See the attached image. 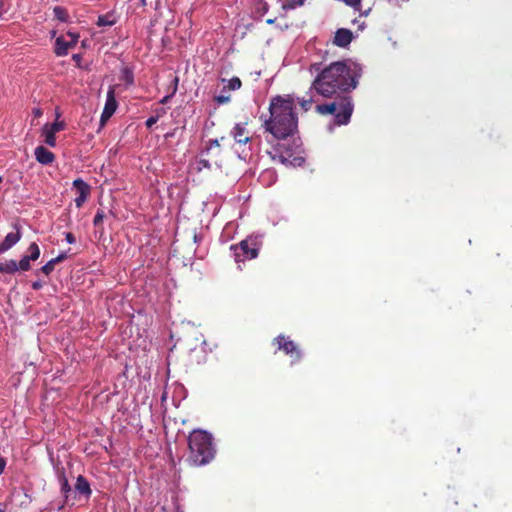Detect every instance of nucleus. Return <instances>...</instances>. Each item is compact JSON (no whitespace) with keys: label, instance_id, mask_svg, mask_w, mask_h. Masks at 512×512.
<instances>
[{"label":"nucleus","instance_id":"32","mask_svg":"<svg viewBox=\"0 0 512 512\" xmlns=\"http://www.w3.org/2000/svg\"><path fill=\"white\" fill-rule=\"evenodd\" d=\"M81 245H78L76 248H68L66 249V258L77 255L81 251Z\"/></svg>","mask_w":512,"mask_h":512},{"label":"nucleus","instance_id":"29","mask_svg":"<svg viewBox=\"0 0 512 512\" xmlns=\"http://www.w3.org/2000/svg\"><path fill=\"white\" fill-rule=\"evenodd\" d=\"M123 79L125 80V82L129 85L133 84L134 82V76H133V73L131 70H129L128 68H125L123 70Z\"/></svg>","mask_w":512,"mask_h":512},{"label":"nucleus","instance_id":"18","mask_svg":"<svg viewBox=\"0 0 512 512\" xmlns=\"http://www.w3.org/2000/svg\"><path fill=\"white\" fill-rule=\"evenodd\" d=\"M34 154L36 160L44 165L51 163L54 159V154L43 146L36 147Z\"/></svg>","mask_w":512,"mask_h":512},{"label":"nucleus","instance_id":"38","mask_svg":"<svg viewBox=\"0 0 512 512\" xmlns=\"http://www.w3.org/2000/svg\"><path fill=\"white\" fill-rule=\"evenodd\" d=\"M6 461L0 456V475L4 472Z\"/></svg>","mask_w":512,"mask_h":512},{"label":"nucleus","instance_id":"44","mask_svg":"<svg viewBox=\"0 0 512 512\" xmlns=\"http://www.w3.org/2000/svg\"><path fill=\"white\" fill-rule=\"evenodd\" d=\"M56 30H51L50 31V35H51V38H54L56 36Z\"/></svg>","mask_w":512,"mask_h":512},{"label":"nucleus","instance_id":"37","mask_svg":"<svg viewBox=\"0 0 512 512\" xmlns=\"http://www.w3.org/2000/svg\"><path fill=\"white\" fill-rule=\"evenodd\" d=\"M66 242L69 244H75L76 238L72 233H66Z\"/></svg>","mask_w":512,"mask_h":512},{"label":"nucleus","instance_id":"6","mask_svg":"<svg viewBox=\"0 0 512 512\" xmlns=\"http://www.w3.org/2000/svg\"><path fill=\"white\" fill-rule=\"evenodd\" d=\"M91 493L90 484L82 475L77 477L74 489L68 485V481L66 480V504L74 505L77 500L80 501L82 499L87 501Z\"/></svg>","mask_w":512,"mask_h":512},{"label":"nucleus","instance_id":"15","mask_svg":"<svg viewBox=\"0 0 512 512\" xmlns=\"http://www.w3.org/2000/svg\"><path fill=\"white\" fill-rule=\"evenodd\" d=\"M353 39V34L349 29L340 28L335 32L333 43L338 47H347Z\"/></svg>","mask_w":512,"mask_h":512},{"label":"nucleus","instance_id":"8","mask_svg":"<svg viewBox=\"0 0 512 512\" xmlns=\"http://www.w3.org/2000/svg\"><path fill=\"white\" fill-rule=\"evenodd\" d=\"M272 345L289 356L291 364L298 363L302 359L303 353L300 347L288 336L278 335L272 340Z\"/></svg>","mask_w":512,"mask_h":512},{"label":"nucleus","instance_id":"36","mask_svg":"<svg viewBox=\"0 0 512 512\" xmlns=\"http://www.w3.org/2000/svg\"><path fill=\"white\" fill-rule=\"evenodd\" d=\"M158 118L155 116H151L146 120V126L147 128H151L154 124H156Z\"/></svg>","mask_w":512,"mask_h":512},{"label":"nucleus","instance_id":"27","mask_svg":"<svg viewBox=\"0 0 512 512\" xmlns=\"http://www.w3.org/2000/svg\"><path fill=\"white\" fill-rule=\"evenodd\" d=\"M214 100H215V102H217L220 105L227 104L231 101V95L226 94V91L225 92L222 91V93L220 95L214 97Z\"/></svg>","mask_w":512,"mask_h":512},{"label":"nucleus","instance_id":"13","mask_svg":"<svg viewBox=\"0 0 512 512\" xmlns=\"http://www.w3.org/2000/svg\"><path fill=\"white\" fill-rule=\"evenodd\" d=\"M248 121L237 123L230 132L235 142L239 145L247 144L251 141L252 137L247 129Z\"/></svg>","mask_w":512,"mask_h":512},{"label":"nucleus","instance_id":"34","mask_svg":"<svg viewBox=\"0 0 512 512\" xmlns=\"http://www.w3.org/2000/svg\"><path fill=\"white\" fill-rule=\"evenodd\" d=\"M72 60L75 62V65L79 68L82 67L81 65V60H82V56L80 53H76V54H73L72 55Z\"/></svg>","mask_w":512,"mask_h":512},{"label":"nucleus","instance_id":"16","mask_svg":"<svg viewBox=\"0 0 512 512\" xmlns=\"http://www.w3.org/2000/svg\"><path fill=\"white\" fill-rule=\"evenodd\" d=\"M281 3V9L284 13H286L288 10H294L297 7H301L304 5L305 0H278ZM262 2V10L264 12H267L269 9V6L267 2L264 0H261Z\"/></svg>","mask_w":512,"mask_h":512},{"label":"nucleus","instance_id":"46","mask_svg":"<svg viewBox=\"0 0 512 512\" xmlns=\"http://www.w3.org/2000/svg\"><path fill=\"white\" fill-rule=\"evenodd\" d=\"M274 21H275V19H267V21H266V22H267L268 24H272V23H274Z\"/></svg>","mask_w":512,"mask_h":512},{"label":"nucleus","instance_id":"22","mask_svg":"<svg viewBox=\"0 0 512 512\" xmlns=\"http://www.w3.org/2000/svg\"><path fill=\"white\" fill-rule=\"evenodd\" d=\"M241 86H242V82H241L240 78L233 77L227 81V85L224 86L223 92H225L226 90H238L241 88Z\"/></svg>","mask_w":512,"mask_h":512},{"label":"nucleus","instance_id":"3","mask_svg":"<svg viewBox=\"0 0 512 512\" xmlns=\"http://www.w3.org/2000/svg\"><path fill=\"white\" fill-rule=\"evenodd\" d=\"M188 448L187 462L195 467L210 463L216 454L212 435L201 429H195L189 434Z\"/></svg>","mask_w":512,"mask_h":512},{"label":"nucleus","instance_id":"20","mask_svg":"<svg viewBox=\"0 0 512 512\" xmlns=\"http://www.w3.org/2000/svg\"><path fill=\"white\" fill-rule=\"evenodd\" d=\"M17 271L19 270L15 260H6L4 262H0V273L14 274Z\"/></svg>","mask_w":512,"mask_h":512},{"label":"nucleus","instance_id":"11","mask_svg":"<svg viewBox=\"0 0 512 512\" xmlns=\"http://www.w3.org/2000/svg\"><path fill=\"white\" fill-rule=\"evenodd\" d=\"M72 191L75 194V205L77 208H80L89 197L91 193V187L82 179H76L73 182Z\"/></svg>","mask_w":512,"mask_h":512},{"label":"nucleus","instance_id":"49","mask_svg":"<svg viewBox=\"0 0 512 512\" xmlns=\"http://www.w3.org/2000/svg\"><path fill=\"white\" fill-rule=\"evenodd\" d=\"M2 182V177L0 176V183Z\"/></svg>","mask_w":512,"mask_h":512},{"label":"nucleus","instance_id":"50","mask_svg":"<svg viewBox=\"0 0 512 512\" xmlns=\"http://www.w3.org/2000/svg\"><path fill=\"white\" fill-rule=\"evenodd\" d=\"M0 512H6V511H4V510L0 509Z\"/></svg>","mask_w":512,"mask_h":512},{"label":"nucleus","instance_id":"2","mask_svg":"<svg viewBox=\"0 0 512 512\" xmlns=\"http://www.w3.org/2000/svg\"><path fill=\"white\" fill-rule=\"evenodd\" d=\"M295 102L292 97L277 95L270 100V116L264 121L265 131L276 139L293 136L298 129V118L294 112Z\"/></svg>","mask_w":512,"mask_h":512},{"label":"nucleus","instance_id":"12","mask_svg":"<svg viewBox=\"0 0 512 512\" xmlns=\"http://www.w3.org/2000/svg\"><path fill=\"white\" fill-rule=\"evenodd\" d=\"M117 109V101L115 97V87L110 86L107 92L106 103L101 114L100 121L104 124L115 113Z\"/></svg>","mask_w":512,"mask_h":512},{"label":"nucleus","instance_id":"41","mask_svg":"<svg viewBox=\"0 0 512 512\" xmlns=\"http://www.w3.org/2000/svg\"><path fill=\"white\" fill-rule=\"evenodd\" d=\"M311 70L319 71L320 70V64L315 63L311 65Z\"/></svg>","mask_w":512,"mask_h":512},{"label":"nucleus","instance_id":"26","mask_svg":"<svg viewBox=\"0 0 512 512\" xmlns=\"http://www.w3.org/2000/svg\"><path fill=\"white\" fill-rule=\"evenodd\" d=\"M30 261L32 260L27 255H24L17 263L18 270L28 271L30 269Z\"/></svg>","mask_w":512,"mask_h":512},{"label":"nucleus","instance_id":"33","mask_svg":"<svg viewBox=\"0 0 512 512\" xmlns=\"http://www.w3.org/2000/svg\"><path fill=\"white\" fill-rule=\"evenodd\" d=\"M347 5L353 7L355 10H360L361 0H343Z\"/></svg>","mask_w":512,"mask_h":512},{"label":"nucleus","instance_id":"17","mask_svg":"<svg viewBox=\"0 0 512 512\" xmlns=\"http://www.w3.org/2000/svg\"><path fill=\"white\" fill-rule=\"evenodd\" d=\"M21 239V233L19 229L16 232L8 233L2 243H0V254L6 252L10 248H12L18 241Z\"/></svg>","mask_w":512,"mask_h":512},{"label":"nucleus","instance_id":"35","mask_svg":"<svg viewBox=\"0 0 512 512\" xmlns=\"http://www.w3.org/2000/svg\"><path fill=\"white\" fill-rule=\"evenodd\" d=\"M300 105H301V107H302L305 111H307V110H309V109L311 108V106H312V100H311V99H308V100H302V101L300 102Z\"/></svg>","mask_w":512,"mask_h":512},{"label":"nucleus","instance_id":"42","mask_svg":"<svg viewBox=\"0 0 512 512\" xmlns=\"http://www.w3.org/2000/svg\"><path fill=\"white\" fill-rule=\"evenodd\" d=\"M33 113L36 117H39L42 115V111L40 109H34L33 110Z\"/></svg>","mask_w":512,"mask_h":512},{"label":"nucleus","instance_id":"28","mask_svg":"<svg viewBox=\"0 0 512 512\" xmlns=\"http://www.w3.org/2000/svg\"><path fill=\"white\" fill-rule=\"evenodd\" d=\"M105 217V213L103 210L101 209H98L95 216H94V219H93V225L95 227H99L101 226L102 222H103V219Z\"/></svg>","mask_w":512,"mask_h":512},{"label":"nucleus","instance_id":"7","mask_svg":"<svg viewBox=\"0 0 512 512\" xmlns=\"http://www.w3.org/2000/svg\"><path fill=\"white\" fill-rule=\"evenodd\" d=\"M259 249V244L256 239L252 237H248L240 243L231 246V250L234 252V258L237 263L256 258L258 256Z\"/></svg>","mask_w":512,"mask_h":512},{"label":"nucleus","instance_id":"19","mask_svg":"<svg viewBox=\"0 0 512 512\" xmlns=\"http://www.w3.org/2000/svg\"><path fill=\"white\" fill-rule=\"evenodd\" d=\"M117 22V17L113 11L106 14L99 15L96 21V25L99 27H110Z\"/></svg>","mask_w":512,"mask_h":512},{"label":"nucleus","instance_id":"9","mask_svg":"<svg viewBox=\"0 0 512 512\" xmlns=\"http://www.w3.org/2000/svg\"><path fill=\"white\" fill-rule=\"evenodd\" d=\"M61 448L58 444L49 443L47 445V452L50 462L57 474L60 491L64 492V467L60 456Z\"/></svg>","mask_w":512,"mask_h":512},{"label":"nucleus","instance_id":"23","mask_svg":"<svg viewBox=\"0 0 512 512\" xmlns=\"http://www.w3.org/2000/svg\"><path fill=\"white\" fill-rule=\"evenodd\" d=\"M32 261H35L40 256L39 246L33 242L28 247V254H26Z\"/></svg>","mask_w":512,"mask_h":512},{"label":"nucleus","instance_id":"30","mask_svg":"<svg viewBox=\"0 0 512 512\" xmlns=\"http://www.w3.org/2000/svg\"><path fill=\"white\" fill-rule=\"evenodd\" d=\"M178 83H179V78L178 76H174L173 79H172V83H171V86L169 87V90H170V94L171 95H175V93L177 92V89H178Z\"/></svg>","mask_w":512,"mask_h":512},{"label":"nucleus","instance_id":"31","mask_svg":"<svg viewBox=\"0 0 512 512\" xmlns=\"http://www.w3.org/2000/svg\"><path fill=\"white\" fill-rule=\"evenodd\" d=\"M54 13H55V16L56 18L61 21V22H64V8L61 7V6H56L54 8Z\"/></svg>","mask_w":512,"mask_h":512},{"label":"nucleus","instance_id":"21","mask_svg":"<svg viewBox=\"0 0 512 512\" xmlns=\"http://www.w3.org/2000/svg\"><path fill=\"white\" fill-rule=\"evenodd\" d=\"M64 259V253H59L58 256L50 261H48L44 266H42L41 270L43 273L48 275L53 269L56 262H60Z\"/></svg>","mask_w":512,"mask_h":512},{"label":"nucleus","instance_id":"48","mask_svg":"<svg viewBox=\"0 0 512 512\" xmlns=\"http://www.w3.org/2000/svg\"><path fill=\"white\" fill-rule=\"evenodd\" d=\"M140 1H141V4H142L143 6H145V5H146V0H140Z\"/></svg>","mask_w":512,"mask_h":512},{"label":"nucleus","instance_id":"1","mask_svg":"<svg viewBox=\"0 0 512 512\" xmlns=\"http://www.w3.org/2000/svg\"><path fill=\"white\" fill-rule=\"evenodd\" d=\"M357 86L354 71L343 61L331 63L322 69L312 82V87L325 98L350 96Z\"/></svg>","mask_w":512,"mask_h":512},{"label":"nucleus","instance_id":"5","mask_svg":"<svg viewBox=\"0 0 512 512\" xmlns=\"http://www.w3.org/2000/svg\"><path fill=\"white\" fill-rule=\"evenodd\" d=\"M225 140V137H221L220 140L213 139L209 141L205 152L206 158L201 160L204 167L211 168L215 166L222 168L228 163L230 153L227 149H223L220 144V141L223 142Z\"/></svg>","mask_w":512,"mask_h":512},{"label":"nucleus","instance_id":"10","mask_svg":"<svg viewBox=\"0 0 512 512\" xmlns=\"http://www.w3.org/2000/svg\"><path fill=\"white\" fill-rule=\"evenodd\" d=\"M297 148L294 149L287 147L284 144H280L276 149L278 153V157L281 163L283 164H291L293 166H300L304 162V158L298 156Z\"/></svg>","mask_w":512,"mask_h":512},{"label":"nucleus","instance_id":"43","mask_svg":"<svg viewBox=\"0 0 512 512\" xmlns=\"http://www.w3.org/2000/svg\"><path fill=\"white\" fill-rule=\"evenodd\" d=\"M370 8H368L367 10H365L364 12H361L360 16H367L368 13L370 12Z\"/></svg>","mask_w":512,"mask_h":512},{"label":"nucleus","instance_id":"25","mask_svg":"<svg viewBox=\"0 0 512 512\" xmlns=\"http://www.w3.org/2000/svg\"><path fill=\"white\" fill-rule=\"evenodd\" d=\"M66 35L70 38L69 40L66 39V52L74 47L76 43L78 42L79 35L72 32H67Z\"/></svg>","mask_w":512,"mask_h":512},{"label":"nucleus","instance_id":"39","mask_svg":"<svg viewBox=\"0 0 512 512\" xmlns=\"http://www.w3.org/2000/svg\"><path fill=\"white\" fill-rule=\"evenodd\" d=\"M5 12V3L4 0H0V17Z\"/></svg>","mask_w":512,"mask_h":512},{"label":"nucleus","instance_id":"4","mask_svg":"<svg viewBox=\"0 0 512 512\" xmlns=\"http://www.w3.org/2000/svg\"><path fill=\"white\" fill-rule=\"evenodd\" d=\"M334 99L331 103L316 105V112L321 115H334L337 125L348 124L353 113L351 96H339Z\"/></svg>","mask_w":512,"mask_h":512},{"label":"nucleus","instance_id":"40","mask_svg":"<svg viewBox=\"0 0 512 512\" xmlns=\"http://www.w3.org/2000/svg\"><path fill=\"white\" fill-rule=\"evenodd\" d=\"M173 97V95H171L170 93L168 95H166L160 102L162 104H165L169 101V99H171Z\"/></svg>","mask_w":512,"mask_h":512},{"label":"nucleus","instance_id":"14","mask_svg":"<svg viewBox=\"0 0 512 512\" xmlns=\"http://www.w3.org/2000/svg\"><path fill=\"white\" fill-rule=\"evenodd\" d=\"M64 126L63 121H56L52 125L46 124L42 129V136L44 137V142L49 146H55V132L59 131Z\"/></svg>","mask_w":512,"mask_h":512},{"label":"nucleus","instance_id":"45","mask_svg":"<svg viewBox=\"0 0 512 512\" xmlns=\"http://www.w3.org/2000/svg\"><path fill=\"white\" fill-rule=\"evenodd\" d=\"M39 287H40V284H39V283L35 282V283L33 284V288H34V289H37V288H39Z\"/></svg>","mask_w":512,"mask_h":512},{"label":"nucleus","instance_id":"47","mask_svg":"<svg viewBox=\"0 0 512 512\" xmlns=\"http://www.w3.org/2000/svg\"><path fill=\"white\" fill-rule=\"evenodd\" d=\"M81 45H82V47H86V45H87V40H83V41L81 42Z\"/></svg>","mask_w":512,"mask_h":512},{"label":"nucleus","instance_id":"24","mask_svg":"<svg viewBox=\"0 0 512 512\" xmlns=\"http://www.w3.org/2000/svg\"><path fill=\"white\" fill-rule=\"evenodd\" d=\"M55 53L57 56H64V36L60 35L56 38Z\"/></svg>","mask_w":512,"mask_h":512}]
</instances>
